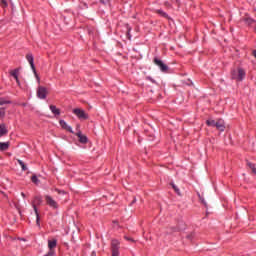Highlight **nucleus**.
Wrapping results in <instances>:
<instances>
[{
    "instance_id": "18",
    "label": "nucleus",
    "mask_w": 256,
    "mask_h": 256,
    "mask_svg": "<svg viewBox=\"0 0 256 256\" xmlns=\"http://www.w3.org/2000/svg\"><path fill=\"white\" fill-rule=\"evenodd\" d=\"M89 253L91 256H97V252H95L94 250H91V247L85 248L84 255H89Z\"/></svg>"
},
{
    "instance_id": "8",
    "label": "nucleus",
    "mask_w": 256,
    "mask_h": 256,
    "mask_svg": "<svg viewBox=\"0 0 256 256\" xmlns=\"http://www.w3.org/2000/svg\"><path fill=\"white\" fill-rule=\"evenodd\" d=\"M55 247H57V239L48 240V248L50 249V251L45 256L55 255Z\"/></svg>"
},
{
    "instance_id": "41",
    "label": "nucleus",
    "mask_w": 256,
    "mask_h": 256,
    "mask_svg": "<svg viewBox=\"0 0 256 256\" xmlns=\"http://www.w3.org/2000/svg\"><path fill=\"white\" fill-rule=\"evenodd\" d=\"M113 223H114V224H117L118 222H117V220H114Z\"/></svg>"
},
{
    "instance_id": "38",
    "label": "nucleus",
    "mask_w": 256,
    "mask_h": 256,
    "mask_svg": "<svg viewBox=\"0 0 256 256\" xmlns=\"http://www.w3.org/2000/svg\"><path fill=\"white\" fill-rule=\"evenodd\" d=\"M253 56H254L255 59H256V50H253Z\"/></svg>"
},
{
    "instance_id": "4",
    "label": "nucleus",
    "mask_w": 256,
    "mask_h": 256,
    "mask_svg": "<svg viewBox=\"0 0 256 256\" xmlns=\"http://www.w3.org/2000/svg\"><path fill=\"white\" fill-rule=\"evenodd\" d=\"M121 248V242L117 239L111 241L112 256H119V249Z\"/></svg>"
},
{
    "instance_id": "24",
    "label": "nucleus",
    "mask_w": 256,
    "mask_h": 256,
    "mask_svg": "<svg viewBox=\"0 0 256 256\" xmlns=\"http://www.w3.org/2000/svg\"><path fill=\"white\" fill-rule=\"evenodd\" d=\"M198 197L201 203H203L204 207H206L207 209L208 206H207V202L205 201V198L200 193H198Z\"/></svg>"
},
{
    "instance_id": "14",
    "label": "nucleus",
    "mask_w": 256,
    "mask_h": 256,
    "mask_svg": "<svg viewBox=\"0 0 256 256\" xmlns=\"http://www.w3.org/2000/svg\"><path fill=\"white\" fill-rule=\"evenodd\" d=\"M50 111L55 115V117H59V115H61V110L55 105H50Z\"/></svg>"
},
{
    "instance_id": "33",
    "label": "nucleus",
    "mask_w": 256,
    "mask_h": 256,
    "mask_svg": "<svg viewBox=\"0 0 256 256\" xmlns=\"http://www.w3.org/2000/svg\"><path fill=\"white\" fill-rule=\"evenodd\" d=\"M137 203V198H134L130 205Z\"/></svg>"
},
{
    "instance_id": "17",
    "label": "nucleus",
    "mask_w": 256,
    "mask_h": 256,
    "mask_svg": "<svg viewBox=\"0 0 256 256\" xmlns=\"http://www.w3.org/2000/svg\"><path fill=\"white\" fill-rule=\"evenodd\" d=\"M9 142H0V151H7L9 149Z\"/></svg>"
},
{
    "instance_id": "42",
    "label": "nucleus",
    "mask_w": 256,
    "mask_h": 256,
    "mask_svg": "<svg viewBox=\"0 0 256 256\" xmlns=\"http://www.w3.org/2000/svg\"><path fill=\"white\" fill-rule=\"evenodd\" d=\"M84 7H87V3H84Z\"/></svg>"
},
{
    "instance_id": "11",
    "label": "nucleus",
    "mask_w": 256,
    "mask_h": 256,
    "mask_svg": "<svg viewBox=\"0 0 256 256\" xmlns=\"http://www.w3.org/2000/svg\"><path fill=\"white\" fill-rule=\"evenodd\" d=\"M59 125L60 127H62V129H65V131H68L69 133H74L73 128H71V126H68L65 120H60Z\"/></svg>"
},
{
    "instance_id": "40",
    "label": "nucleus",
    "mask_w": 256,
    "mask_h": 256,
    "mask_svg": "<svg viewBox=\"0 0 256 256\" xmlns=\"http://www.w3.org/2000/svg\"><path fill=\"white\" fill-rule=\"evenodd\" d=\"M21 196L25 199V194L23 192L21 193Z\"/></svg>"
},
{
    "instance_id": "39",
    "label": "nucleus",
    "mask_w": 256,
    "mask_h": 256,
    "mask_svg": "<svg viewBox=\"0 0 256 256\" xmlns=\"http://www.w3.org/2000/svg\"><path fill=\"white\" fill-rule=\"evenodd\" d=\"M178 230H179V229H177V228H172V231H174V232H175V231H178Z\"/></svg>"
},
{
    "instance_id": "26",
    "label": "nucleus",
    "mask_w": 256,
    "mask_h": 256,
    "mask_svg": "<svg viewBox=\"0 0 256 256\" xmlns=\"http://www.w3.org/2000/svg\"><path fill=\"white\" fill-rule=\"evenodd\" d=\"M56 193H58V195H66L67 192H65V190H59V188H55Z\"/></svg>"
},
{
    "instance_id": "12",
    "label": "nucleus",
    "mask_w": 256,
    "mask_h": 256,
    "mask_svg": "<svg viewBox=\"0 0 256 256\" xmlns=\"http://www.w3.org/2000/svg\"><path fill=\"white\" fill-rule=\"evenodd\" d=\"M216 129L218 131H225V121L223 119H218L216 121Z\"/></svg>"
},
{
    "instance_id": "31",
    "label": "nucleus",
    "mask_w": 256,
    "mask_h": 256,
    "mask_svg": "<svg viewBox=\"0 0 256 256\" xmlns=\"http://www.w3.org/2000/svg\"><path fill=\"white\" fill-rule=\"evenodd\" d=\"M247 165L250 167V169H255V164L248 162Z\"/></svg>"
},
{
    "instance_id": "20",
    "label": "nucleus",
    "mask_w": 256,
    "mask_h": 256,
    "mask_svg": "<svg viewBox=\"0 0 256 256\" xmlns=\"http://www.w3.org/2000/svg\"><path fill=\"white\" fill-rule=\"evenodd\" d=\"M206 125H208V127H217V122L215 120H207Z\"/></svg>"
},
{
    "instance_id": "1",
    "label": "nucleus",
    "mask_w": 256,
    "mask_h": 256,
    "mask_svg": "<svg viewBox=\"0 0 256 256\" xmlns=\"http://www.w3.org/2000/svg\"><path fill=\"white\" fill-rule=\"evenodd\" d=\"M41 203H43V198L41 196H35L31 202L36 215V225L38 227H41V217L39 216V210L37 209V206L41 205Z\"/></svg>"
},
{
    "instance_id": "3",
    "label": "nucleus",
    "mask_w": 256,
    "mask_h": 256,
    "mask_svg": "<svg viewBox=\"0 0 256 256\" xmlns=\"http://www.w3.org/2000/svg\"><path fill=\"white\" fill-rule=\"evenodd\" d=\"M26 59H27L28 63L30 64L31 69H32L38 83H41V78L39 77V74H37V69L35 68V63H34L35 58L33 57V54H31V53L27 54Z\"/></svg>"
},
{
    "instance_id": "13",
    "label": "nucleus",
    "mask_w": 256,
    "mask_h": 256,
    "mask_svg": "<svg viewBox=\"0 0 256 256\" xmlns=\"http://www.w3.org/2000/svg\"><path fill=\"white\" fill-rule=\"evenodd\" d=\"M8 133L7 126L4 123L0 124V137H5Z\"/></svg>"
},
{
    "instance_id": "23",
    "label": "nucleus",
    "mask_w": 256,
    "mask_h": 256,
    "mask_svg": "<svg viewBox=\"0 0 256 256\" xmlns=\"http://www.w3.org/2000/svg\"><path fill=\"white\" fill-rule=\"evenodd\" d=\"M170 185L172 186V189H174L175 193L181 196V190H179V188L175 185V183H171Z\"/></svg>"
},
{
    "instance_id": "34",
    "label": "nucleus",
    "mask_w": 256,
    "mask_h": 256,
    "mask_svg": "<svg viewBox=\"0 0 256 256\" xmlns=\"http://www.w3.org/2000/svg\"><path fill=\"white\" fill-rule=\"evenodd\" d=\"M193 237H194V235H193V234H190V235L187 236V239H190V240H191V239H193Z\"/></svg>"
},
{
    "instance_id": "29",
    "label": "nucleus",
    "mask_w": 256,
    "mask_h": 256,
    "mask_svg": "<svg viewBox=\"0 0 256 256\" xmlns=\"http://www.w3.org/2000/svg\"><path fill=\"white\" fill-rule=\"evenodd\" d=\"M7 6H8L7 0H1V7L5 8Z\"/></svg>"
},
{
    "instance_id": "15",
    "label": "nucleus",
    "mask_w": 256,
    "mask_h": 256,
    "mask_svg": "<svg viewBox=\"0 0 256 256\" xmlns=\"http://www.w3.org/2000/svg\"><path fill=\"white\" fill-rule=\"evenodd\" d=\"M77 137L79 138V141L83 144L87 143L89 141V139L87 138V136L82 135L81 131H79L77 134Z\"/></svg>"
},
{
    "instance_id": "7",
    "label": "nucleus",
    "mask_w": 256,
    "mask_h": 256,
    "mask_svg": "<svg viewBox=\"0 0 256 256\" xmlns=\"http://www.w3.org/2000/svg\"><path fill=\"white\" fill-rule=\"evenodd\" d=\"M45 201H46V204L52 209H59V204L57 203V201H55V199H53V197L46 195Z\"/></svg>"
},
{
    "instance_id": "22",
    "label": "nucleus",
    "mask_w": 256,
    "mask_h": 256,
    "mask_svg": "<svg viewBox=\"0 0 256 256\" xmlns=\"http://www.w3.org/2000/svg\"><path fill=\"white\" fill-rule=\"evenodd\" d=\"M11 76L14 77V79H16L17 83H19V75L17 69L11 72Z\"/></svg>"
},
{
    "instance_id": "21",
    "label": "nucleus",
    "mask_w": 256,
    "mask_h": 256,
    "mask_svg": "<svg viewBox=\"0 0 256 256\" xmlns=\"http://www.w3.org/2000/svg\"><path fill=\"white\" fill-rule=\"evenodd\" d=\"M17 163L20 165L22 171H27V165H25V162H23L22 160H17Z\"/></svg>"
},
{
    "instance_id": "25",
    "label": "nucleus",
    "mask_w": 256,
    "mask_h": 256,
    "mask_svg": "<svg viewBox=\"0 0 256 256\" xmlns=\"http://www.w3.org/2000/svg\"><path fill=\"white\" fill-rule=\"evenodd\" d=\"M31 181L32 183H34L35 185H39V178H37V175H33L31 177Z\"/></svg>"
},
{
    "instance_id": "10",
    "label": "nucleus",
    "mask_w": 256,
    "mask_h": 256,
    "mask_svg": "<svg viewBox=\"0 0 256 256\" xmlns=\"http://www.w3.org/2000/svg\"><path fill=\"white\" fill-rule=\"evenodd\" d=\"M37 97L39 99H47V88L39 86L37 89Z\"/></svg>"
},
{
    "instance_id": "16",
    "label": "nucleus",
    "mask_w": 256,
    "mask_h": 256,
    "mask_svg": "<svg viewBox=\"0 0 256 256\" xmlns=\"http://www.w3.org/2000/svg\"><path fill=\"white\" fill-rule=\"evenodd\" d=\"M155 13H157V15H160V17H164V19H169V14L161 9L156 10Z\"/></svg>"
},
{
    "instance_id": "36",
    "label": "nucleus",
    "mask_w": 256,
    "mask_h": 256,
    "mask_svg": "<svg viewBox=\"0 0 256 256\" xmlns=\"http://www.w3.org/2000/svg\"><path fill=\"white\" fill-rule=\"evenodd\" d=\"M252 173H253L254 175H256V168H253V169H252Z\"/></svg>"
},
{
    "instance_id": "32",
    "label": "nucleus",
    "mask_w": 256,
    "mask_h": 256,
    "mask_svg": "<svg viewBox=\"0 0 256 256\" xmlns=\"http://www.w3.org/2000/svg\"><path fill=\"white\" fill-rule=\"evenodd\" d=\"M146 79L148 81H151V83H157L154 79H152L150 76H147Z\"/></svg>"
},
{
    "instance_id": "6",
    "label": "nucleus",
    "mask_w": 256,
    "mask_h": 256,
    "mask_svg": "<svg viewBox=\"0 0 256 256\" xmlns=\"http://www.w3.org/2000/svg\"><path fill=\"white\" fill-rule=\"evenodd\" d=\"M153 61L155 65H157L160 68L162 73H167V71H169V67L165 63H163V60L155 57Z\"/></svg>"
},
{
    "instance_id": "30",
    "label": "nucleus",
    "mask_w": 256,
    "mask_h": 256,
    "mask_svg": "<svg viewBox=\"0 0 256 256\" xmlns=\"http://www.w3.org/2000/svg\"><path fill=\"white\" fill-rule=\"evenodd\" d=\"M127 38L131 40V28L127 30Z\"/></svg>"
},
{
    "instance_id": "37",
    "label": "nucleus",
    "mask_w": 256,
    "mask_h": 256,
    "mask_svg": "<svg viewBox=\"0 0 256 256\" xmlns=\"http://www.w3.org/2000/svg\"><path fill=\"white\" fill-rule=\"evenodd\" d=\"M89 35L93 34V30L88 29Z\"/></svg>"
},
{
    "instance_id": "28",
    "label": "nucleus",
    "mask_w": 256,
    "mask_h": 256,
    "mask_svg": "<svg viewBox=\"0 0 256 256\" xmlns=\"http://www.w3.org/2000/svg\"><path fill=\"white\" fill-rule=\"evenodd\" d=\"M124 239H125L126 241H130L131 243H135V240H134L133 238H131V237L124 236Z\"/></svg>"
},
{
    "instance_id": "19",
    "label": "nucleus",
    "mask_w": 256,
    "mask_h": 256,
    "mask_svg": "<svg viewBox=\"0 0 256 256\" xmlns=\"http://www.w3.org/2000/svg\"><path fill=\"white\" fill-rule=\"evenodd\" d=\"M11 100L7 99V98H0V105H11Z\"/></svg>"
},
{
    "instance_id": "5",
    "label": "nucleus",
    "mask_w": 256,
    "mask_h": 256,
    "mask_svg": "<svg viewBox=\"0 0 256 256\" xmlns=\"http://www.w3.org/2000/svg\"><path fill=\"white\" fill-rule=\"evenodd\" d=\"M73 113L78 117V119H82L83 121L89 119V114L85 113V110L83 109L75 108L73 109Z\"/></svg>"
},
{
    "instance_id": "35",
    "label": "nucleus",
    "mask_w": 256,
    "mask_h": 256,
    "mask_svg": "<svg viewBox=\"0 0 256 256\" xmlns=\"http://www.w3.org/2000/svg\"><path fill=\"white\" fill-rule=\"evenodd\" d=\"M100 3H103V5L107 4V2H105V0H100Z\"/></svg>"
},
{
    "instance_id": "2",
    "label": "nucleus",
    "mask_w": 256,
    "mask_h": 256,
    "mask_svg": "<svg viewBox=\"0 0 256 256\" xmlns=\"http://www.w3.org/2000/svg\"><path fill=\"white\" fill-rule=\"evenodd\" d=\"M245 70L243 68L234 69L231 71V78L236 81H243L245 79Z\"/></svg>"
},
{
    "instance_id": "9",
    "label": "nucleus",
    "mask_w": 256,
    "mask_h": 256,
    "mask_svg": "<svg viewBox=\"0 0 256 256\" xmlns=\"http://www.w3.org/2000/svg\"><path fill=\"white\" fill-rule=\"evenodd\" d=\"M242 21H244V23L246 25H248V27H253L254 26V31L256 33V20L249 17V16H246L242 19Z\"/></svg>"
},
{
    "instance_id": "27",
    "label": "nucleus",
    "mask_w": 256,
    "mask_h": 256,
    "mask_svg": "<svg viewBox=\"0 0 256 256\" xmlns=\"http://www.w3.org/2000/svg\"><path fill=\"white\" fill-rule=\"evenodd\" d=\"M5 117V108H0V118L3 119Z\"/></svg>"
}]
</instances>
